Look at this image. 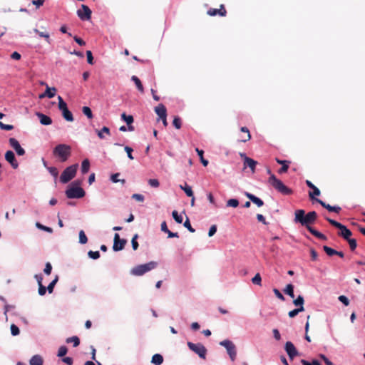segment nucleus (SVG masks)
<instances>
[{
	"instance_id": "30",
	"label": "nucleus",
	"mask_w": 365,
	"mask_h": 365,
	"mask_svg": "<svg viewBox=\"0 0 365 365\" xmlns=\"http://www.w3.org/2000/svg\"><path fill=\"white\" fill-rule=\"evenodd\" d=\"M34 31L38 34L40 37L44 38L46 41L50 43V35L48 32L40 31L37 29H34Z\"/></svg>"
},
{
	"instance_id": "64",
	"label": "nucleus",
	"mask_w": 365,
	"mask_h": 365,
	"mask_svg": "<svg viewBox=\"0 0 365 365\" xmlns=\"http://www.w3.org/2000/svg\"><path fill=\"white\" fill-rule=\"evenodd\" d=\"M46 290H47V288L45 286H43V284L38 285V292L39 295H41V296L45 295Z\"/></svg>"
},
{
	"instance_id": "15",
	"label": "nucleus",
	"mask_w": 365,
	"mask_h": 365,
	"mask_svg": "<svg viewBox=\"0 0 365 365\" xmlns=\"http://www.w3.org/2000/svg\"><path fill=\"white\" fill-rule=\"evenodd\" d=\"M207 14L209 16H213L216 15H219L220 16H225L227 15V11L223 4L220 6V9H210L207 10Z\"/></svg>"
},
{
	"instance_id": "28",
	"label": "nucleus",
	"mask_w": 365,
	"mask_h": 365,
	"mask_svg": "<svg viewBox=\"0 0 365 365\" xmlns=\"http://www.w3.org/2000/svg\"><path fill=\"white\" fill-rule=\"evenodd\" d=\"M62 112V115L63 117L67 120V121H69V122H72L73 121V114L72 113L68 110V108H66L63 110L61 111Z\"/></svg>"
},
{
	"instance_id": "37",
	"label": "nucleus",
	"mask_w": 365,
	"mask_h": 365,
	"mask_svg": "<svg viewBox=\"0 0 365 365\" xmlns=\"http://www.w3.org/2000/svg\"><path fill=\"white\" fill-rule=\"evenodd\" d=\"M304 310V307H298L294 309L290 312H289L288 315L290 318H294L296 317L299 312H303Z\"/></svg>"
},
{
	"instance_id": "13",
	"label": "nucleus",
	"mask_w": 365,
	"mask_h": 365,
	"mask_svg": "<svg viewBox=\"0 0 365 365\" xmlns=\"http://www.w3.org/2000/svg\"><path fill=\"white\" fill-rule=\"evenodd\" d=\"M9 145L15 150L18 155H24L25 154V150L21 148L19 141L14 138H11L9 140Z\"/></svg>"
},
{
	"instance_id": "11",
	"label": "nucleus",
	"mask_w": 365,
	"mask_h": 365,
	"mask_svg": "<svg viewBox=\"0 0 365 365\" xmlns=\"http://www.w3.org/2000/svg\"><path fill=\"white\" fill-rule=\"evenodd\" d=\"M127 243V240L125 239H120L119 235L115 233L114 235V242L113 250L115 252L120 251L124 249L125 245Z\"/></svg>"
},
{
	"instance_id": "42",
	"label": "nucleus",
	"mask_w": 365,
	"mask_h": 365,
	"mask_svg": "<svg viewBox=\"0 0 365 365\" xmlns=\"http://www.w3.org/2000/svg\"><path fill=\"white\" fill-rule=\"evenodd\" d=\"M68 352V349L66 346H61L59 347L57 356L58 357L64 356Z\"/></svg>"
},
{
	"instance_id": "32",
	"label": "nucleus",
	"mask_w": 365,
	"mask_h": 365,
	"mask_svg": "<svg viewBox=\"0 0 365 365\" xmlns=\"http://www.w3.org/2000/svg\"><path fill=\"white\" fill-rule=\"evenodd\" d=\"M56 88H54V87L50 88L46 85V89L45 91L46 97H48V98H53L56 95Z\"/></svg>"
},
{
	"instance_id": "44",
	"label": "nucleus",
	"mask_w": 365,
	"mask_h": 365,
	"mask_svg": "<svg viewBox=\"0 0 365 365\" xmlns=\"http://www.w3.org/2000/svg\"><path fill=\"white\" fill-rule=\"evenodd\" d=\"M88 242V238L83 230L79 232V242L81 244H86Z\"/></svg>"
},
{
	"instance_id": "41",
	"label": "nucleus",
	"mask_w": 365,
	"mask_h": 365,
	"mask_svg": "<svg viewBox=\"0 0 365 365\" xmlns=\"http://www.w3.org/2000/svg\"><path fill=\"white\" fill-rule=\"evenodd\" d=\"M323 250H324V252L327 253V255L329 256H333V255H336V250L327 246V245H324L323 247Z\"/></svg>"
},
{
	"instance_id": "58",
	"label": "nucleus",
	"mask_w": 365,
	"mask_h": 365,
	"mask_svg": "<svg viewBox=\"0 0 365 365\" xmlns=\"http://www.w3.org/2000/svg\"><path fill=\"white\" fill-rule=\"evenodd\" d=\"M183 225L191 232H194L195 231V229H193L192 227L191 226L190 220L188 217H187Z\"/></svg>"
},
{
	"instance_id": "45",
	"label": "nucleus",
	"mask_w": 365,
	"mask_h": 365,
	"mask_svg": "<svg viewBox=\"0 0 365 365\" xmlns=\"http://www.w3.org/2000/svg\"><path fill=\"white\" fill-rule=\"evenodd\" d=\"M58 279V276L56 277V278L48 284V286L46 287L48 293H52L53 291V288L57 283Z\"/></svg>"
},
{
	"instance_id": "56",
	"label": "nucleus",
	"mask_w": 365,
	"mask_h": 365,
	"mask_svg": "<svg viewBox=\"0 0 365 365\" xmlns=\"http://www.w3.org/2000/svg\"><path fill=\"white\" fill-rule=\"evenodd\" d=\"M11 332L13 336H16V335L19 334L20 331L17 326H16L15 324H11Z\"/></svg>"
},
{
	"instance_id": "40",
	"label": "nucleus",
	"mask_w": 365,
	"mask_h": 365,
	"mask_svg": "<svg viewBox=\"0 0 365 365\" xmlns=\"http://www.w3.org/2000/svg\"><path fill=\"white\" fill-rule=\"evenodd\" d=\"M58 108H59V110H61L62 111V110L68 108L67 104L63 101V99L62 98L61 96H59L58 97Z\"/></svg>"
},
{
	"instance_id": "39",
	"label": "nucleus",
	"mask_w": 365,
	"mask_h": 365,
	"mask_svg": "<svg viewBox=\"0 0 365 365\" xmlns=\"http://www.w3.org/2000/svg\"><path fill=\"white\" fill-rule=\"evenodd\" d=\"M82 112L84 115H86L88 117V118H89V119L93 118V115L92 113V110L89 107L83 106L82 108Z\"/></svg>"
},
{
	"instance_id": "4",
	"label": "nucleus",
	"mask_w": 365,
	"mask_h": 365,
	"mask_svg": "<svg viewBox=\"0 0 365 365\" xmlns=\"http://www.w3.org/2000/svg\"><path fill=\"white\" fill-rule=\"evenodd\" d=\"M71 150V146L66 144H59L54 148L53 153L55 156L58 157L61 162H65L70 157Z\"/></svg>"
},
{
	"instance_id": "62",
	"label": "nucleus",
	"mask_w": 365,
	"mask_h": 365,
	"mask_svg": "<svg viewBox=\"0 0 365 365\" xmlns=\"http://www.w3.org/2000/svg\"><path fill=\"white\" fill-rule=\"evenodd\" d=\"M124 150H125V151L127 153V155H128V158H129V159H130V160H133V159H134V158H133V155H132L133 148H130V147H129V146H125V147L124 148Z\"/></svg>"
},
{
	"instance_id": "50",
	"label": "nucleus",
	"mask_w": 365,
	"mask_h": 365,
	"mask_svg": "<svg viewBox=\"0 0 365 365\" xmlns=\"http://www.w3.org/2000/svg\"><path fill=\"white\" fill-rule=\"evenodd\" d=\"M172 215L174 220L179 224L182 222V217L181 215H178V212L176 210H174L172 213Z\"/></svg>"
},
{
	"instance_id": "63",
	"label": "nucleus",
	"mask_w": 365,
	"mask_h": 365,
	"mask_svg": "<svg viewBox=\"0 0 365 365\" xmlns=\"http://www.w3.org/2000/svg\"><path fill=\"white\" fill-rule=\"evenodd\" d=\"M52 270V266L50 262H47L46 264L45 268L43 269V272L46 274L49 275L51 273Z\"/></svg>"
},
{
	"instance_id": "61",
	"label": "nucleus",
	"mask_w": 365,
	"mask_h": 365,
	"mask_svg": "<svg viewBox=\"0 0 365 365\" xmlns=\"http://www.w3.org/2000/svg\"><path fill=\"white\" fill-rule=\"evenodd\" d=\"M86 56H87L88 63L91 65H93V57L92 52L91 51H87Z\"/></svg>"
},
{
	"instance_id": "60",
	"label": "nucleus",
	"mask_w": 365,
	"mask_h": 365,
	"mask_svg": "<svg viewBox=\"0 0 365 365\" xmlns=\"http://www.w3.org/2000/svg\"><path fill=\"white\" fill-rule=\"evenodd\" d=\"M338 299L345 306H348L349 304V299L346 296L341 295V296L339 297Z\"/></svg>"
},
{
	"instance_id": "14",
	"label": "nucleus",
	"mask_w": 365,
	"mask_h": 365,
	"mask_svg": "<svg viewBox=\"0 0 365 365\" xmlns=\"http://www.w3.org/2000/svg\"><path fill=\"white\" fill-rule=\"evenodd\" d=\"M6 160L10 163L14 169H16L19 167V163L15 158L14 153L11 150H8L5 153Z\"/></svg>"
},
{
	"instance_id": "9",
	"label": "nucleus",
	"mask_w": 365,
	"mask_h": 365,
	"mask_svg": "<svg viewBox=\"0 0 365 365\" xmlns=\"http://www.w3.org/2000/svg\"><path fill=\"white\" fill-rule=\"evenodd\" d=\"M220 344L226 349L230 359L232 361H235L237 356L236 347L235 344L231 341L227 339L222 341Z\"/></svg>"
},
{
	"instance_id": "52",
	"label": "nucleus",
	"mask_w": 365,
	"mask_h": 365,
	"mask_svg": "<svg viewBox=\"0 0 365 365\" xmlns=\"http://www.w3.org/2000/svg\"><path fill=\"white\" fill-rule=\"evenodd\" d=\"M138 234H135V235L133 237L132 240H131L132 247H133V249L134 250H136L138 248V246H139V245H138V242H137V239H138Z\"/></svg>"
},
{
	"instance_id": "12",
	"label": "nucleus",
	"mask_w": 365,
	"mask_h": 365,
	"mask_svg": "<svg viewBox=\"0 0 365 365\" xmlns=\"http://www.w3.org/2000/svg\"><path fill=\"white\" fill-rule=\"evenodd\" d=\"M284 349L291 360H293L299 354L296 347L291 341L286 342Z\"/></svg>"
},
{
	"instance_id": "46",
	"label": "nucleus",
	"mask_w": 365,
	"mask_h": 365,
	"mask_svg": "<svg viewBox=\"0 0 365 365\" xmlns=\"http://www.w3.org/2000/svg\"><path fill=\"white\" fill-rule=\"evenodd\" d=\"M239 205V201L237 199H230L227 201V207H237Z\"/></svg>"
},
{
	"instance_id": "19",
	"label": "nucleus",
	"mask_w": 365,
	"mask_h": 365,
	"mask_svg": "<svg viewBox=\"0 0 365 365\" xmlns=\"http://www.w3.org/2000/svg\"><path fill=\"white\" fill-rule=\"evenodd\" d=\"M121 118L127 123L128 130L130 131L134 130V127L132 125L133 123V117L130 115H128L125 113L121 114Z\"/></svg>"
},
{
	"instance_id": "8",
	"label": "nucleus",
	"mask_w": 365,
	"mask_h": 365,
	"mask_svg": "<svg viewBox=\"0 0 365 365\" xmlns=\"http://www.w3.org/2000/svg\"><path fill=\"white\" fill-rule=\"evenodd\" d=\"M187 346L191 351L197 354L200 358L205 359L207 349L202 344H194L192 342L188 341Z\"/></svg>"
},
{
	"instance_id": "57",
	"label": "nucleus",
	"mask_w": 365,
	"mask_h": 365,
	"mask_svg": "<svg viewBox=\"0 0 365 365\" xmlns=\"http://www.w3.org/2000/svg\"><path fill=\"white\" fill-rule=\"evenodd\" d=\"M0 128L5 130H11L14 129V126L12 125L4 124L0 121Z\"/></svg>"
},
{
	"instance_id": "51",
	"label": "nucleus",
	"mask_w": 365,
	"mask_h": 365,
	"mask_svg": "<svg viewBox=\"0 0 365 365\" xmlns=\"http://www.w3.org/2000/svg\"><path fill=\"white\" fill-rule=\"evenodd\" d=\"M349 245L351 250L354 251L357 246L356 240L355 239H351L346 240Z\"/></svg>"
},
{
	"instance_id": "35",
	"label": "nucleus",
	"mask_w": 365,
	"mask_h": 365,
	"mask_svg": "<svg viewBox=\"0 0 365 365\" xmlns=\"http://www.w3.org/2000/svg\"><path fill=\"white\" fill-rule=\"evenodd\" d=\"M67 343H73L74 347H76L80 344V339L78 336H73L66 339Z\"/></svg>"
},
{
	"instance_id": "55",
	"label": "nucleus",
	"mask_w": 365,
	"mask_h": 365,
	"mask_svg": "<svg viewBox=\"0 0 365 365\" xmlns=\"http://www.w3.org/2000/svg\"><path fill=\"white\" fill-rule=\"evenodd\" d=\"M312 192H309V197L313 200L314 196H319L320 195V190L315 186L313 189Z\"/></svg>"
},
{
	"instance_id": "21",
	"label": "nucleus",
	"mask_w": 365,
	"mask_h": 365,
	"mask_svg": "<svg viewBox=\"0 0 365 365\" xmlns=\"http://www.w3.org/2000/svg\"><path fill=\"white\" fill-rule=\"evenodd\" d=\"M36 115L42 125H48L52 123V119L49 116L41 113H36Z\"/></svg>"
},
{
	"instance_id": "25",
	"label": "nucleus",
	"mask_w": 365,
	"mask_h": 365,
	"mask_svg": "<svg viewBox=\"0 0 365 365\" xmlns=\"http://www.w3.org/2000/svg\"><path fill=\"white\" fill-rule=\"evenodd\" d=\"M309 232L310 233H312L314 236H315L316 237H317L322 240H327V237L324 234L319 232V231L316 230L313 227H309Z\"/></svg>"
},
{
	"instance_id": "47",
	"label": "nucleus",
	"mask_w": 365,
	"mask_h": 365,
	"mask_svg": "<svg viewBox=\"0 0 365 365\" xmlns=\"http://www.w3.org/2000/svg\"><path fill=\"white\" fill-rule=\"evenodd\" d=\"M36 226L39 228L40 230H42L43 231H46V232H48L49 233H52L53 232V230L51 227H46V226H44L43 225H41V223L39 222H36Z\"/></svg>"
},
{
	"instance_id": "36",
	"label": "nucleus",
	"mask_w": 365,
	"mask_h": 365,
	"mask_svg": "<svg viewBox=\"0 0 365 365\" xmlns=\"http://www.w3.org/2000/svg\"><path fill=\"white\" fill-rule=\"evenodd\" d=\"M180 187L182 190L185 191V192L188 197L192 196L194 195L192 187L187 185V183L185 184V186L180 185Z\"/></svg>"
},
{
	"instance_id": "43",
	"label": "nucleus",
	"mask_w": 365,
	"mask_h": 365,
	"mask_svg": "<svg viewBox=\"0 0 365 365\" xmlns=\"http://www.w3.org/2000/svg\"><path fill=\"white\" fill-rule=\"evenodd\" d=\"M252 282L254 284L261 285L262 277L259 273H257L255 277L252 279Z\"/></svg>"
},
{
	"instance_id": "20",
	"label": "nucleus",
	"mask_w": 365,
	"mask_h": 365,
	"mask_svg": "<svg viewBox=\"0 0 365 365\" xmlns=\"http://www.w3.org/2000/svg\"><path fill=\"white\" fill-rule=\"evenodd\" d=\"M257 162L255 160L249 158V157H245V161H244V167L245 168L248 167L250 168L252 173H255V167Z\"/></svg>"
},
{
	"instance_id": "38",
	"label": "nucleus",
	"mask_w": 365,
	"mask_h": 365,
	"mask_svg": "<svg viewBox=\"0 0 365 365\" xmlns=\"http://www.w3.org/2000/svg\"><path fill=\"white\" fill-rule=\"evenodd\" d=\"M304 297L301 295H299L297 298L293 301V303L296 307H304Z\"/></svg>"
},
{
	"instance_id": "23",
	"label": "nucleus",
	"mask_w": 365,
	"mask_h": 365,
	"mask_svg": "<svg viewBox=\"0 0 365 365\" xmlns=\"http://www.w3.org/2000/svg\"><path fill=\"white\" fill-rule=\"evenodd\" d=\"M43 360L40 355H34L31 357L29 361L30 365H43Z\"/></svg>"
},
{
	"instance_id": "27",
	"label": "nucleus",
	"mask_w": 365,
	"mask_h": 365,
	"mask_svg": "<svg viewBox=\"0 0 365 365\" xmlns=\"http://www.w3.org/2000/svg\"><path fill=\"white\" fill-rule=\"evenodd\" d=\"M151 362L155 365H160L163 362V357L160 354H155L152 356Z\"/></svg>"
},
{
	"instance_id": "2",
	"label": "nucleus",
	"mask_w": 365,
	"mask_h": 365,
	"mask_svg": "<svg viewBox=\"0 0 365 365\" xmlns=\"http://www.w3.org/2000/svg\"><path fill=\"white\" fill-rule=\"evenodd\" d=\"M79 181L73 182L66 190V195L69 199L81 198L85 196V191L80 187Z\"/></svg>"
},
{
	"instance_id": "18",
	"label": "nucleus",
	"mask_w": 365,
	"mask_h": 365,
	"mask_svg": "<svg viewBox=\"0 0 365 365\" xmlns=\"http://www.w3.org/2000/svg\"><path fill=\"white\" fill-rule=\"evenodd\" d=\"M155 112L158 115L159 119L165 118V116H167V109L162 103L155 108Z\"/></svg>"
},
{
	"instance_id": "7",
	"label": "nucleus",
	"mask_w": 365,
	"mask_h": 365,
	"mask_svg": "<svg viewBox=\"0 0 365 365\" xmlns=\"http://www.w3.org/2000/svg\"><path fill=\"white\" fill-rule=\"evenodd\" d=\"M78 165L74 164L66 168L60 176V181L62 183H67L76 175Z\"/></svg>"
},
{
	"instance_id": "1",
	"label": "nucleus",
	"mask_w": 365,
	"mask_h": 365,
	"mask_svg": "<svg viewBox=\"0 0 365 365\" xmlns=\"http://www.w3.org/2000/svg\"><path fill=\"white\" fill-rule=\"evenodd\" d=\"M294 222L300 223L302 226L306 227L309 230V227H312L311 225L313 224L317 218V214L315 211H312L305 215L304 210H297L295 211Z\"/></svg>"
},
{
	"instance_id": "34",
	"label": "nucleus",
	"mask_w": 365,
	"mask_h": 365,
	"mask_svg": "<svg viewBox=\"0 0 365 365\" xmlns=\"http://www.w3.org/2000/svg\"><path fill=\"white\" fill-rule=\"evenodd\" d=\"M195 151L197 152L198 156L200 157L202 164L204 166H207L208 165V160H205L203 157L204 151L202 150H200L199 148H196Z\"/></svg>"
},
{
	"instance_id": "29",
	"label": "nucleus",
	"mask_w": 365,
	"mask_h": 365,
	"mask_svg": "<svg viewBox=\"0 0 365 365\" xmlns=\"http://www.w3.org/2000/svg\"><path fill=\"white\" fill-rule=\"evenodd\" d=\"M131 80L135 83L138 91L141 93H143L144 88L143 86V84H142L140 80L136 76H133L131 78Z\"/></svg>"
},
{
	"instance_id": "59",
	"label": "nucleus",
	"mask_w": 365,
	"mask_h": 365,
	"mask_svg": "<svg viewBox=\"0 0 365 365\" xmlns=\"http://www.w3.org/2000/svg\"><path fill=\"white\" fill-rule=\"evenodd\" d=\"M148 184L153 187H158L160 185L159 181L157 179H150L148 180Z\"/></svg>"
},
{
	"instance_id": "26",
	"label": "nucleus",
	"mask_w": 365,
	"mask_h": 365,
	"mask_svg": "<svg viewBox=\"0 0 365 365\" xmlns=\"http://www.w3.org/2000/svg\"><path fill=\"white\" fill-rule=\"evenodd\" d=\"M96 131L97 135H98V138L100 139H104L105 138V136L103 135L104 133H106V134H107L108 135H110V129H109V128H108L106 126L103 127L102 129L100 130H96Z\"/></svg>"
},
{
	"instance_id": "49",
	"label": "nucleus",
	"mask_w": 365,
	"mask_h": 365,
	"mask_svg": "<svg viewBox=\"0 0 365 365\" xmlns=\"http://www.w3.org/2000/svg\"><path fill=\"white\" fill-rule=\"evenodd\" d=\"M47 170L50 173L51 175H53L56 179L57 178L58 175V169L55 167H48Z\"/></svg>"
},
{
	"instance_id": "48",
	"label": "nucleus",
	"mask_w": 365,
	"mask_h": 365,
	"mask_svg": "<svg viewBox=\"0 0 365 365\" xmlns=\"http://www.w3.org/2000/svg\"><path fill=\"white\" fill-rule=\"evenodd\" d=\"M173 124L176 129H180L182 125L180 118L178 116H175L173 119Z\"/></svg>"
},
{
	"instance_id": "5",
	"label": "nucleus",
	"mask_w": 365,
	"mask_h": 365,
	"mask_svg": "<svg viewBox=\"0 0 365 365\" xmlns=\"http://www.w3.org/2000/svg\"><path fill=\"white\" fill-rule=\"evenodd\" d=\"M157 263L153 261L146 264H140L133 267L130 270V274L135 276H141L145 273L155 269Z\"/></svg>"
},
{
	"instance_id": "54",
	"label": "nucleus",
	"mask_w": 365,
	"mask_h": 365,
	"mask_svg": "<svg viewBox=\"0 0 365 365\" xmlns=\"http://www.w3.org/2000/svg\"><path fill=\"white\" fill-rule=\"evenodd\" d=\"M88 256L93 259H97L100 257V253L98 251H89L88 253Z\"/></svg>"
},
{
	"instance_id": "3",
	"label": "nucleus",
	"mask_w": 365,
	"mask_h": 365,
	"mask_svg": "<svg viewBox=\"0 0 365 365\" xmlns=\"http://www.w3.org/2000/svg\"><path fill=\"white\" fill-rule=\"evenodd\" d=\"M269 183L279 192L284 195L292 193V190L287 187L280 180L277 179L274 174H272L268 180Z\"/></svg>"
},
{
	"instance_id": "53",
	"label": "nucleus",
	"mask_w": 365,
	"mask_h": 365,
	"mask_svg": "<svg viewBox=\"0 0 365 365\" xmlns=\"http://www.w3.org/2000/svg\"><path fill=\"white\" fill-rule=\"evenodd\" d=\"M301 363L302 365H321L318 360H313L311 363L305 359H302Z\"/></svg>"
},
{
	"instance_id": "10",
	"label": "nucleus",
	"mask_w": 365,
	"mask_h": 365,
	"mask_svg": "<svg viewBox=\"0 0 365 365\" xmlns=\"http://www.w3.org/2000/svg\"><path fill=\"white\" fill-rule=\"evenodd\" d=\"M92 11L89 7L85 4L81 5V9L77 11V15L82 21H88L91 19Z\"/></svg>"
},
{
	"instance_id": "22",
	"label": "nucleus",
	"mask_w": 365,
	"mask_h": 365,
	"mask_svg": "<svg viewBox=\"0 0 365 365\" xmlns=\"http://www.w3.org/2000/svg\"><path fill=\"white\" fill-rule=\"evenodd\" d=\"M245 195L248 199H250L253 203L256 204L258 207H262L264 205V202L260 198L256 197L255 195L249 192H246Z\"/></svg>"
},
{
	"instance_id": "33",
	"label": "nucleus",
	"mask_w": 365,
	"mask_h": 365,
	"mask_svg": "<svg viewBox=\"0 0 365 365\" xmlns=\"http://www.w3.org/2000/svg\"><path fill=\"white\" fill-rule=\"evenodd\" d=\"M90 168V162L88 159L83 160L81 163V172L83 174H86L88 172Z\"/></svg>"
},
{
	"instance_id": "6",
	"label": "nucleus",
	"mask_w": 365,
	"mask_h": 365,
	"mask_svg": "<svg viewBox=\"0 0 365 365\" xmlns=\"http://www.w3.org/2000/svg\"><path fill=\"white\" fill-rule=\"evenodd\" d=\"M325 219L334 227L338 228L340 232L338 233V235L343 237L345 240H347L352 235V232L344 225L330 219L329 217H325Z\"/></svg>"
},
{
	"instance_id": "16",
	"label": "nucleus",
	"mask_w": 365,
	"mask_h": 365,
	"mask_svg": "<svg viewBox=\"0 0 365 365\" xmlns=\"http://www.w3.org/2000/svg\"><path fill=\"white\" fill-rule=\"evenodd\" d=\"M315 200L319 203L323 207L326 208L327 210H328L329 212H334L336 213H339L341 208L339 206H331L329 204H327L326 202H324V201L319 200V199H315Z\"/></svg>"
},
{
	"instance_id": "31",
	"label": "nucleus",
	"mask_w": 365,
	"mask_h": 365,
	"mask_svg": "<svg viewBox=\"0 0 365 365\" xmlns=\"http://www.w3.org/2000/svg\"><path fill=\"white\" fill-rule=\"evenodd\" d=\"M284 292L289 295L291 298H294V286L292 284H289L286 286L285 289H284Z\"/></svg>"
},
{
	"instance_id": "24",
	"label": "nucleus",
	"mask_w": 365,
	"mask_h": 365,
	"mask_svg": "<svg viewBox=\"0 0 365 365\" xmlns=\"http://www.w3.org/2000/svg\"><path fill=\"white\" fill-rule=\"evenodd\" d=\"M240 130L242 133H245V137H240V140L243 143H245V142L250 140L251 138V135H250L249 129L247 127H242Z\"/></svg>"
},
{
	"instance_id": "17",
	"label": "nucleus",
	"mask_w": 365,
	"mask_h": 365,
	"mask_svg": "<svg viewBox=\"0 0 365 365\" xmlns=\"http://www.w3.org/2000/svg\"><path fill=\"white\" fill-rule=\"evenodd\" d=\"M275 160L278 164L282 165V167L278 170V173L283 174V173H287L289 169V164L291 163V162L289 160H280L279 158H276Z\"/></svg>"
}]
</instances>
